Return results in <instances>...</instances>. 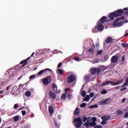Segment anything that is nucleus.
<instances>
[{
  "mask_svg": "<svg viewBox=\"0 0 128 128\" xmlns=\"http://www.w3.org/2000/svg\"><path fill=\"white\" fill-rule=\"evenodd\" d=\"M122 14H125L128 16V8H124L123 10L122 9H119L113 12L110 13L108 18L111 20H112L114 18H118V16H120Z\"/></svg>",
  "mask_w": 128,
  "mask_h": 128,
  "instance_id": "obj_1",
  "label": "nucleus"
},
{
  "mask_svg": "<svg viewBox=\"0 0 128 128\" xmlns=\"http://www.w3.org/2000/svg\"><path fill=\"white\" fill-rule=\"evenodd\" d=\"M122 82H124V80L122 79L117 81L116 82H114V81H104L102 84V86H107L108 84H110L111 86H118V84H122Z\"/></svg>",
  "mask_w": 128,
  "mask_h": 128,
  "instance_id": "obj_2",
  "label": "nucleus"
},
{
  "mask_svg": "<svg viewBox=\"0 0 128 128\" xmlns=\"http://www.w3.org/2000/svg\"><path fill=\"white\" fill-rule=\"evenodd\" d=\"M74 122L76 124H74L75 128H80L82 124V119L80 118H76L74 120Z\"/></svg>",
  "mask_w": 128,
  "mask_h": 128,
  "instance_id": "obj_3",
  "label": "nucleus"
},
{
  "mask_svg": "<svg viewBox=\"0 0 128 128\" xmlns=\"http://www.w3.org/2000/svg\"><path fill=\"white\" fill-rule=\"evenodd\" d=\"M124 20V16H123L122 17H120L116 18L113 22V26H116L117 28L118 26H122V24H124V22H120V20Z\"/></svg>",
  "mask_w": 128,
  "mask_h": 128,
  "instance_id": "obj_4",
  "label": "nucleus"
},
{
  "mask_svg": "<svg viewBox=\"0 0 128 128\" xmlns=\"http://www.w3.org/2000/svg\"><path fill=\"white\" fill-rule=\"evenodd\" d=\"M42 82L44 86H48L52 82V78H50V76H48L45 78H43Z\"/></svg>",
  "mask_w": 128,
  "mask_h": 128,
  "instance_id": "obj_5",
  "label": "nucleus"
},
{
  "mask_svg": "<svg viewBox=\"0 0 128 128\" xmlns=\"http://www.w3.org/2000/svg\"><path fill=\"white\" fill-rule=\"evenodd\" d=\"M120 53H118L112 56L111 58V62L112 64H116L118 62V58H120Z\"/></svg>",
  "mask_w": 128,
  "mask_h": 128,
  "instance_id": "obj_6",
  "label": "nucleus"
},
{
  "mask_svg": "<svg viewBox=\"0 0 128 128\" xmlns=\"http://www.w3.org/2000/svg\"><path fill=\"white\" fill-rule=\"evenodd\" d=\"M96 72L98 74H100V68H92L90 70V74H92V76H94V74H96Z\"/></svg>",
  "mask_w": 128,
  "mask_h": 128,
  "instance_id": "obj_7",
  "label": "nucleus"
},
{
  "mask_svg": "<svg viewBox=\"0 0 128 128\" xmlns=\"http://www.w3.org/2000/svg\"><path fill=\"white\" fill-rule=\"evenodd\" d=\"M76 80V76L74 74L70 75L69 77L67 78L68 84H72L73 82Z\"/></svg>",
  "mask_w": 128,
  "mask_h": 128,
  "instance_id": "obj_8",
  "label": "nucleus"
},
{
  "mask_svg": "<svg viewBox=\"0 0 128 128\" xmlns=\"http://www.w3.org/2000/svg\"><path fill=\"white\" fill-rule=\"evenodd\" d=\"M96 123L94 122H90V120H87L86 122L84 124V126H96Z\"/></svg>",
  "mask_w": 128,
  "mask_h": 128,
  "instance_id": "obj_9",
  "label": "nucleus"
},
{
  "mask_svg": "<svg viewBox=\"0 0 128 128\" xmlns=\"http://www.w3.org/2000/svg\"><path fill=\"white\" fill-rule=\"evenodd\" d=\"M52 72V70L48 68L44 69L43 70H41L40 72H39L38 74V76H42L44 74V72Z\"/></svg>",
  "mask_w": 128,
  "mask_h": 128,
  "instance_id": "obj_10",
  "label": "nucleus"
},
{
  "mask_svg": "<svg viewBox=\"0 0 128 128\" xmlns=\"http://www.w3.org/2000/svg\"><path fill=\"white\" fill-rule=\"evenodd\" d=\"M30 60V57H28L26 60L21 61L20 63V64H22L21 66V68H24V66H26L28 62V60Z\"/></svg>",
  "mask_w": 128,
  "mask_h": 128,
  "instance_id": "obj_11",
  "label": "nucleus"
},
{
  "mask_svg": "<svg viewBox=\"0 0 128 128\" xmlns=\"http://www.w3.org/2000/svg\"><path fill=\"white\" fill-rule=\"evenodd\" d=\"M98 24L96 27H97V30H98V32H102V30L104 28V26L102 23H100V22H98Z\"/></svg>",
  "mask_w": 128,
  "mask_h": 128,
  "instance_id": "obj_12",
  "label": "nucleus"
},
{
  "mask_svg": "<svg viewBox=\"0 0 128 128\" xmlns=\"http://www.w3.org/2000/svg\"><path fill=\"white\" fill-rule=\"evenodd\" d=\"M12 94L14 96H16V94H18V90L16 89V86H14L12 88Z\"/></svg>",
  "mask_w": 128,
  "mask_h": 128,
  "instance_id": "obj_13",
  "label": "nucleus"
},
{
  "mask_svg": "<svg viewBox=\"0 0 128 128\" xmlns=\"http://www.w3.org/2000/svg\"><path fill=\"white\" fill-rule=\"evenodd\" d=\"M106 16H103L100 20L98 22L100 23V24H104V22H106Z\"/></svg>",
  "mask_w": 128,
  "mask_h": 128,
  "instance_id": "obj_14",
  "label": "nucleus"
},
{
  "mask_svg": "<svg viewBox=\"0 0 128 128\" xmlns=\"http://www.w3.org/2000/svg\"><path fill=\"white\" fill-rule=\"evenodd\" d=\"M49 96L51 98H52V100H56V94L52 91L49 92Z\"/></svg>",
  "mask_w": 128,
  "mask_h": 128,
  "instance_id": "obj_15",
  "label": "nucleus"
},
{
  "mask_svg": "<svg viewBox=\"0 0 128 128\" xmlns=\"http://www.w3.org/2000/svg\"><path fill=\"white\" fill-rule=\"evenodd\" d=\"M48 110L50 114V116H52V114L54 112V108L52 106H49Z\"/></svg>",
  "mask_w": 128,
  "mask_h": 128,
  "instance_id": "obj_16",
  "label": "nucleus"
},
{
  "mask_svg": "<svg viewBox=\"0 0 128 128\" xmlns=\"http://www.w3.org/2000/svg\"><path fill=\"white\" fill-rule=\"evenodd\" d=\"M52 88L54 90V92H58V86H56V84H52Z\"/></svg>",
  "mask_w": 128,
  "mask_h": 128,
  "instance_id": "obj_17",
  "label": "nucleus"
},
{
  "mask_svg": "<svg viewBox=\"0 0 128 128\" xmlns=\"http://www.w3.org/2000/svg\"><path fill=\"white\" fill-rule=\"evenodd\" d=\"M96 48V45L94 44H93L92 46V48H90L89 50H88V52H93L94 51V50Z\"/></svg>",
  "mask_w": 128,
  "mask_h": 128,
  "instance_id": "obj_18",
  "label": "nucleus"
},
{
  "mask_svg": "<svg viewBox=\"0 0 128 128\" xmlns=\"http://www.w3.org/2000/svg\"><path fill=\"white\" fill-rule=\"evenodd\" d=\"M112 40V37H108L106 38V44H110Z\"/></svg>",
  "mask_w": 128,
  "mask_h": 128,
  "instance_id": "obj_19",
  "label": "nucleus"
},
{
  "mask_svg": "<svg viewBox=\"0 0 128 128\" xmlns=\"http://www.w3.org/2000/svg\"><path fill=\"white\" fill-rule=\"evenodd\" d=\"M110 99H105L101 102V104H108L109 102Z\"/></svg>",
  "mask_w": 128,
  "mask_h": 128,
  "instance_id": "obj_20",
  "label": "nucleus"
},
{
  "mask_svg": "<svg viewBox=\"0 0 128 128\" xmlns=\"http://www.w3.org/2000/svg\"><path fill=\"white\" fill-rule=\"evenodd\" d=\"M110 118V117L108 116H104L102 117V120H108Z\"/></svg>",
  "mask_w": 128,
  "mask_h": 128,
  "instance_id": "obj_21",
  "label": "nucleus"
},
{
  "mask_svg": "<svg viewBox=\"0 0 128 128\" xmlns=\"http://www.w3.org/2000/svg\"><path fill=\"white\" fill-rule=\"evenodd\" d=\"M74 114H76V116L80 115V111H78V108H76V110L74 112Z\"/></svg>",
  "mask_w": 128,
  "mask_h": 128,
  "instance_id": "obj_22",
  "label": "nucleus"
},
{
  "mask_svg": "<svg viewBox=\"0 0 128 128\" xmlns=\"http://www.w3.org/2000/svg\"><path fill=\"white\" fill-rule=\"evenodd\" d=\"M126 59V56H123L122 57V60H120V62H122V63H120V64H124V60Z\"/></svg>",
  "mask_w": 128,
  "mask_h": 128,
  "instance_id": "obj_23",
  "label": "nucleus"
},
{
  "mask_svg": "<svg viewBox=\"0 0 128 128\" xmlns=\"http://www.w3.org/2000/svg\"><path fill=\"white\" fill-rule=\"evenodd\" d=\"M84 102H89L90 100V96L87 95L84 99Z\"/></svg>",
  "mask_w": 128,
  "mask_h": 128,
  "instance_id": "obj_24",
  "label": "nucleus"
},
{
  "mask_svg": "<svg viewBox=\"0 0 128 128\" xmlns=\"http://www.w3.org/2000/svg\"><path fill=\"white\" fill-rule=\"evenodd\" d=\"M90 76L86 75L84 76V80H86V82H88V80H90Z\"/></svg>",
  "mask_w": 128,
  "mask_h": 128,
  "instance_id": "obj_25",
  "label": "nucleus"
},
{
  "mask_svg": "<svg viewBox=\"0 0 128 128\" xmlns=\"http://www.w3.org/2000/svg\"><path fill=\"white\" fill-rule=\"evenodd\" d=\"M13 120H14V122H18L20 120V116H14L13 118Z\"/></svg>",
  "mask_w": 128,
  "mask_h": 128,
  "instance_id": "obj_26",
  "label": "nucleus"
},
{
  "mask_svg": "<svg viewBox=\"0 0 128 128\" xmlns=\"http://www.w3.org/2000/svg\"><path fill=\"white\" fill-rule=\"evenodd\" d=\"M57 70L59 74L62 75L64 74V70H62V69L58 68Z\"/></svg>",
  "mask_w": 128,
  "mask_h": 128,
  "instance_id": "obj_27",
  "label": "nucleus"
},
{
  "mask_svg": "<svg viewBox=\"0 0 128 128\" xmlns=\"http://www.w3.org/2000/svg\"><path fill=\"white\" fill-rule=\"evenodd\" d=\"M102 54V50H97V54H96V56H100V54Z\"/></svg>",
  "mask_w": 128,
  "mask_h": 128,
  "instance_id": "obj_28",
  "label": "nucleus"
},
{
  "mask_svg": "<svg viewBox=\"0 0 128 128\" xmlns=\"http://www.w3.org/2000/svg\"><path fill=\"white\" fill-rule=\"evenodd\" d=\"M98 32V27L95 26L94 28L92 29V32L96 33Z\"/></svg>",
  "mask_w": 128,
  "mask_h": 128,
  "instance_id": "obj_29",
  "label": "nucleus"
},
{
  "mask_svg": "<svg viewBox=\"0 0 128 128\" xmlns=\"http://www.w3.org/2000/svg\"><path fill=\"white\" fill-rule=\"evenodd\" d=\"M30 94H32V93L30 92V91H26V96H30Z\"/></svg>",
  "mask_w": 128,
  "mask_h": 128,
  "instance_id": "obj_30",
  "label": "nucleus"
},
{
  "mask_svg": "<svg viewBox=\"0 0 128 128\" xmlns=\"http://www.w3.org/2000/svg\"><path fill=\"white\" fill-rule=\"evenodd\" d=\"M122 46L124 48H128V44L126 43H122Z\"/></svg>",
  "mask_w": 128,
  "mask_h": 128,
  "instance_id": "obj_31",
  "label": "nucleus"
},
{
  "mask_svg": "<svg viewBox=\"0 0 128 128\" xmlns=\"http://www.w3.org/2000/svg\"><path fill=\"white\" fill-rule=\"evenodd\" d=\"M100 94H108V91L104 89L100 92Z\"/></svg>",
  "mask_w": 128,
  "mask_h": 128,
  "instance_id": "obj_32",
  "label": "nucleus"
},
{
  "mask_svg": "<svg viewBox=\"0 0 128 128\" xmlns=\"http://www.w3.org/2000/svg\"><path fill=\"white\" fill-rule=\"evenodd\" d=\"M72 60H76V62H80V58H78V57L72 58Z\"/></svg>",
  "mask_w": 128,
  "mask_h": 128,
  "instance_id": "obj_33",
  "label": "nucleus"
},
{
  "mask_svg": "<svg viewBox=\"0 0 128 128\" xmlns=\"http://www.w3.org/2000/svg\"><path fill=\"white\" fill-rule=\"evenodd\" d=\"M61 98H62V100H66V94H62V95Z\"/></svg>",
  "mask_w": 128,
  "mask_h": 128,
  "instance_id": "obj_34",
  "label": "nucleus"
},
{
  "mask_svg": "<svg viewBox=\"0 0 128 128\" xmlns=\"http://www.w3.org/2000/svg\"><path fill=\"white\" fill-rule=\"evenodd\" d=\"M88 120V118L87 117H86V116L83 117L82 118L83 122H86V120Z\"/></svg>",
  "mask_w": 128,
  "mask_h": 128,
  "instance_id": "obj_35",
  "label": "nucleus"
},
{
  "mask_svg": "<svg viewBox=\"0 0 128 128\" xmlns=\"http://www.w3.org/2000/svg\"><path fill=\"white\" fill-rule=\"evenodd\" d=\"M81 94L82 96H84L86 94V90H83Z\"/></svg>",
  "mask_w": 128,
  "mask_h": 128,
  "instance_id": "obj_36",
  "label": "nucleus"
},
{
  "mask_svg": "<svg viewBox=\"0 0 128 128\" xmlns=\"http://www.w3.org/2000/svg\"><path fill=\"white\" fill-rule=\"evenodd\" d=\"M117 114H118V116H120V115L122 114V111L121 110H118Z\"/></svg>",
  "mask_w": 128,
  "mask_h": 128,
  "instance_id": "obj_37",
  "label": "nucleus"
},
{
  "mask_svg": "<svg viewBox=\"0 0 128 128\" xmlns=\"http://www.w3.org/2000/svg\"><path fill=\"white\" fill-rule=\"evenodd\" d=\"M68 100H72V94H68Z\"/></svg>",
  "mask_w": 128,
  "mask_h": 128,
  "instance_id": "obj_38",
  "label": "nucleus"
},
{
  "mask_svg": "<svg viewBox=\"0 0 128 128\" xmlns=\"http://www.w3.org/2000/svg\"><path fill=\"white\" fill-rule=\"evenodd\" d=\"M86 106V103H82L80 105V108H84Z\"/></svg>",
  "mask_w": 128,
  "mask_h": 128,
  "instance_id": "obj_39",
  "label": "nucleus"
},
{
  "mask_svg": "<svg viewBox=\"0 0 128 128\" xmlns=\"http://www.w3.org/2000/svg\"><path fill=\"white\" fill-rule=\"evenodd\" d=\"M36 78V74L32 75L30 76L29 78L30 80H33V78Z\"/></svg>",
  "mask_w": 128,
  "mask_h": 128,
  "instance_id": "obj_40",
  "label": "nucleus"
},
{
  "mask_svg": "<svg viewBox=\"0 0 128 128\" xmlns=\"http://www.w3.org/2000/svg\"><path fill=\"white\" fill-rule=\"evenodd\" d=\"M102 126H100V125H96L94 126V128H102Z\"/></svg>",
  "mask_w": 128,
  "mask_h": 128,
  "instance_id": "obj_41",
  "label": "nucleus"
},
{
  "mask_svg": "<svg viewBox=\"0 0 128 128\" xmlns=\"http://www.w3.org/2000/svg\"><path fill=\"white\" fill-rule=\"evenodd\" d=\"M22 116H26V111L22 110Z\"/></svg>",
  "mask_w": 128,
  "mask_h": 128,
  "instance_id": "obj_42",
  "label": "nucleus"
},
{
  "mask_svg": "<svg viewBox=\"0 0 128 128\" xmlns=\"http://www.w3.org/2000/svg\"><path fill=\"white\" fill-rule=\"evenodd\" d=\"M89 96H90V98H94V92H91Z\"/></svg>",
  "mask_w": 128,
  "mask_h": 128,
  "instance_id": "obj_43",
  "label": "nucleus"
},
{
  "mask_svg": "<svg viewBox=\"0 0 128 128\" xmlns=\"http://www.w3.org/2000/svg\"><path fill=\"white\" fill-rule=\"evenodd\" d=\"M101 124H106V121L104 120L101 122Z\"/></svg>",
  "mask_w": 128,
  "mask_h": 128,
  "instance_id": "obj_44",
  "label": "nucleus"
},
{
  "mask_svg": "<svg viewBox=\"0 0 128 128\" xmlns=\"http://www.w3.org/2000/svg\"><path fill=\"white\" fill-rule=\"evenodd\" d=\"M126 90V87H122V88L120 90V92H122L123 90Z\"/></svg>",
  "mask_w": 128,
  "mask_h": 128,
  "instance_id": "obj_45",
  "label": "nucleus"
},
{
  "mask_svg": "<svg viewBox=\"0 0 128 128\" xmlns=\"http://www.w3.org/2000/svg\"><path fill=\"white\" fill-rule=\"evenodd\" d=\"M98 96H100V94H96L94 97V99L96 100V98H98Z\"/></svg>",
  "mask_w": 128,
  "mask_h": 128,
  "instance_id": "obj_46",
  "label": "nucleus"
},
{
  "mask_svg": "<svg viewBox=\"0 0 128 128\" xmlns=\"http://www.w3.org/2000/svg\"><path fill=\"white\" fill-rule=\"evenodd\" d=\"M128 86V84L126 83V82H125L122 86V88H124V86Z\"/></svg>",
  "mask_w": 128,
  "mask_h": 128,
  "instance_id": "obj_47",
  "label": "nucleus"
},
{
  "mask_svg": "<svg viewBox=\"0 0 128 128\" xmlns=\"http://www.w3.org/2000/svg\"><path fill=\"white\" fill-rule=\"evenodd\" d=\"M14 108H18V104H15Z\"/></svg>",
  "mask_w": 128,
  "mask_h": 128,
  "instance_id": "obj_48",
  "label": "nucleus"
},
{
  "mask_svg": "<svg viewBox=\"0 0 128 128\" xmlns=\"http://www.w3.org/2000/svg\"><path fill=\"white\" fill-rule=\"evenodd\" d=\"M62 62H60L58 64V68H60V66H62Z\"/></svg>",
  "mask_w": 128,
  "mask_h": 128,
  "instance_id": "obj_49",
  "label": "nucleus"
},
{
  "mask_svg": "<svg viewBox=\"0 0 128 128\" xmlns=\"http://www.w3.org/2000/svg\"><path fill=\"white\" fill-rule=\"evenodd\" d=\"M124 118H128V112L127 113H126L124 115Z\"/></svg>",
  "mask_w": 128,
  "mask_h": 128,
  "instance_id": "obj_50",
  "label": "nucleus"
},
{
  "mask_svg": "<svg viewBox=\"0 0 128 128\" xmlns=\"http://www.w3.org/2000/svg\"><path fill=\"white\" fill-rule=\"evenodd\" d=\"M54 124H55L56 128H57V126H58V123L56 122V120H54Z\"/></svg>",
  "mask_w": 128,
  "mask_h": 128,
  "instance_id": "obj_51",
  "label": "nucleus"
},
{
  "mask_svg": "<svg viewBox=\"0 0 128 128\" xmlns=\"http://www.w3.org/2000/svg\"><path fill=\"white\" fill-rule=\"evenodd\" d=\"M92 122H96V117L93 118H92Z\"/></svg>",
  "mask_w": 128,
  "mask_h": 128,
  "instance_id": "obj_52",
  "label": "nucleus"
},
{
  "mask_svg": "<svg viewBox=\"0 0 128 128\" xmlns=\"http://www.w3.org/2000/svg\"><path fill=\"white\" fill-rule=\"evenodd\" d=\"M64 90L66 92V94H68V92L70 91V89H68V88H65Z\"/></svg>",
  "mask_w": 128,
  "mask_h": 128,
  "instance_id": "obj_53",
  "label": "nucleus"
},
{
  "mask_svg": "<svg viewBox=\"0 0 128 128\" xmlns=\"http://www.w3.org/2000/svg\"><path fill=\"white\" fill-rule=\"evenodd\" d=\"M122 102H126V98H124L122 100Z\"/></svg>",
  "mask_w": 128,
  "mask_h": 128,
  "instance_id": "obj_54",
  "label": "nucleus"
},
{
  "mask_svg": "<svg viewBox=\"0 0 128 128\" xmlns=\"http://www.w3.org/2000/svg\"><path fill=\"white\" fill-rule=\"evenodd\" d=\"M10 86H7L6 88V90H10Z\"/></svg>",
  "mask_w": 128,
  "mask_h": 128,
  "instance_id": "obj_55",
  "label": "nucleus"
},
{
  "mask_svg": "<svg viewBox=\"0 0 128 128\" xmlns=\"http://www.w3.org/2000/svg\"><path fill=\"white\" fill-rule=\"evenodd\" d=\"M22 84H20L18 86V88H22Z\"/></svg>",
  "mask_w": 128,
  "mask_h": 128,
  "instance_id": "obj_56",
  "label": "nucleus"
},
{
  "mask_svg": "<svg viewBox=\"0 0 128 128\" xmlns=\"http://www.w3.org/2000/svg\"><path fill=\"white\" fill-rule=\"evenodd\" d=\"M24 106H22V108L18 109V110H24Z\"/></svg>",
  "mask_w": 128,
  "mask_h": 128,
  "instance_id": "obj_57",
  "label": "nucleus"
},
{
  "mask_svg": "<svg viewBox=\"0 0 128 128\" xmlns=\"http://www.w3.org/2000/svg\"><path fill=\"white\" fill-rule=\"evenodd\" d=\"M4 90H2L1 91H0V94H4Z\"/></svg>",
  "mask_w": 128,
  "mask_h": 128,
  "instance_id": "obj_58",
  "label": "nucleus"
},
{
  "mask_svg": "<svg viewBox=\"0 0 128 128\" xmlns=\"http://www.w3.org/2000/svg\"><path fill=\"white\" fill-rule=\"evenodd\" d=\"M94 108V106H90V108Z\"/></svg>",
  "mask_w": 128,
  "mask_h": 128,
  "instance_id": "obj_59",
  "label": "nucleus"
},
{
  "mask_svg": "<svg viewBox=\"0 0 128 128\" xmlns=\"http://www.w3.org/2000/svg\"><path fill=\"white\" fill-rule=\"evenodd\" d=\"M126 124V126H125V128H128V122L126 124Z\"/></svg>",
  "mask_w": 128,
  "mask_h": 128,
  "instance_id": "obj_60",
  "label": "nucleus"
},
{
  "mask_svg": "<svg viewBox=\"0 0 128 128\" xmlns=\"http://www.w3.org/2000/svg\"><path fill=\"white\" fill-rule=\"evenodd\" d=\"M126 82L128 84V78L126 80Z\"/></svg>",
  "mask_w": 128,
  "mask_h": 128,
  "instance_id": "obj_61",
  "label": "nucleus"
},
{
  "mask_svg": "<svg viewBox=\"0 0 128 128\" xmlns=\"http://www.w3.org/2000/svg\"><path fill=\"white\" fill-rule=\"evenodd\" d=\"M96 46L97 47H98V46H100V44H99L98 43H96Z\"/></svg>",
  "mask_w": 128,
  "mask_h": 128,
  "instance_id": "obj_62",
  "label": "nucleus"
},
{
  "mask_svg": "<svg viewBox=\"0 0 128 128\" xmlns=\"http://www.w3.org/2000/svg\"><path fill=\"white\" fill-rule=\"evenodd\" d=\"M126 112H128V106L126 108Z\"/></svg>",
  "mask_w": 128,
  "mask_h": 128,
  "instance_id": "obj_63",
  "label": "nucleus"
},
{
  "mask_svg": "<svg viewBox=\"0 0 128 128\" xmlns=\"http://www.w3.org/2000/svg\"><path fill=\"white\" fill-rule=\"evenodd\" d=\"M128 36V33H126L124 36Z\"/></svg>",
  "mask_w": 128,
  "mask_h": 128,
  "instance_id": "obj_64",
  "label": "nucleus"
}]
</instances>
